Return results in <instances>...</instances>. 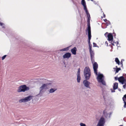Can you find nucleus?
<instances>
[{
    "label": "nucleus",
    "mask_w": 126,
    "mask_h": 126,
    "mask_svg": "<svg viewBox=\"0 0 126 126\" xmlns=\"http://www.w3.org/2000/svg\"><path fill=\"white\" fill-rule=\"evenodd\" d=\"M84 77L87 80H89L91 76V72L89 68L88 67H86L84 69Z\"/></svg>",
    "instance_id": "1"
},
{
    "label": "nucleus",
    "mask_w": 126,
    "mask_h": 126,
    "mask_svg": "<svg viewBox=\"0 0 126 126\" xmlns=\"http://www.w3.org/2000/svg\"><path fill=\"white\" fill-rule=\"evenodd\" d=\"M85 10V11L87 15V22L88 27L87 29L86 32L87 31L88 32V35H90L91 34V31L90 24V15L89 13L88 12L87 9Z\"/></svg>",
    "instance_id": "2"
},
{
    "label": "nucleus",
    "mask_w": 126,
    "mask_h": 126,
    "mask_svg": "<svg viewBox=\"0 0 126 126\" xmlns=\"http://www.w3.org/2000/svg\"><path fill=\"white\" fill-rule=\"evenodd\" d=\"M51 84L50 83L46 84H43L39 88V94H42L45 91V90L48 89V86Z\"/></svg>",
    "instance_id": "3"
},
{
    "label": "nucleus",
    "mask_w": 126,
    "mask_h": 126,
    "mask_svg": "<svg viewBox=\"0 0 126 126\" xmlns=\"http://www.w3.org/2000/svg\"><path fill=\"white\" fill-rule=\"evenodd\" d=\"M88 43L89 44V51L90 54L91 60H92L94 57V52L92 49V46H91L90 40L91 38V34L88 35Z\"/></svg>",
    "instance_id": "4"
},
{
    "label": "nucleus",
    "mask_w": 126,
    "mask_h": 126,
    "mask_svg": "<svg viewBox=\"0 0 126 126\" xmlns=\"http://www.w3.org/2000/svg\"><path fill=\"white\" fill-rule=\"evenodd\" d=\"M29 89V88L27 87L26 85H22L19 87L17 90L18 92H24Z\"/></svg>",
    "instance_id": "5"
},
{
    "label": "nucleus",
    "mask_w": 126,
    "mask_h": 126,
    "mask_svg": "<svg viewBox=\"0 0 126 126\" xmlns=\"http://www.w3.org/2000/svg\"><path fill=\"white\" fill-rule=\"evenodd\" d=\"M103 76L102 74L99 73L97 78L98 82L101 83L103 85H105L106 83L103 79Z\"/></svg>",
    "instance_id": "6"
},
{
    "label": "nucleus",
    "mask_w": 126,
    "mask_h": 126,
    "mask_svg": "<svg viewBox=\"0 0 126 126\" xmlns=\"http://www.w3.org/2000/svg\"><path fill=\"white\" fill-rule=\"evenodd\" d=\"M33 96L32 95L29 96L24 98L22 99L19 100L20 103L26 102L30 100L32 98Z\"/></svg>",
    "instance_id": "7"
},
{
    "label": "nucleus",
    "mask_w": 126,
    "mask_h": 126,
    "mask_svg": "<svg viewBox=\"0 0 126 126\" xmlns=\"http://www.w3.org/2000/svg\"><path fill=\"white\" fill-rule=\"evenodd\" d=\"M108 40L111 43V44L113 46H114V43H112V41L113 40V37L112 33H110L107 35Z\"/></svg>",
    "instance_id": "8"
},
{
    "label": "nucleus",
    "mask_w": 126,
    "mask_h": 126,
    "mask_svg": "<svg viewBox=\"0 0 126 126\" xmlns=\"http://www.w3.org/2000/svg\"><path fill=\"white\" fill-rule=\"evenodd\" d=\"M105 122L104 118L101 117L98 122L97 126H104Z\"/></svg>",
    "instance_id": "9"
},
{
    "label": "nucleus",
    "mask_w": 126,
    "mask_h": 126,
    "mask_svg": "<svg viewBox=\"0 0 126 126\" xmlns=\"http://www.w3.org/2000/svg\"><path fill=\"white\" fill-rule=\"evenodd\" d=\"M86 79L83 80V84L84 86L86 88H90V85L91 84V83L87 80Z\"/></svg>",
    "instance_id": "10"
},
{
    "label": "nucleus",
    "mask_w": 126,
    "mask_h": 126,
    "mask_svg": "<svg viewBox=\"0 0 126 126\" xmlns=\"http://www.w3.org/2000/svg\"><path fill=\"white\" fill-rule=\"evenodd\" d=\"M98 64L96 63L95 62L93 64V67L94 73L96 75H97V69L98 68Z\"/></svg>",
    "instance_id": "11"
},
{
    "label": "nucleus",
    "mask_w": 126,
    "mask_h": 126,
    "mask_svg": "<svg viewBox=\"0 0 126 126\" xmlns=\"http://www.w3.org/2000/svg\"><path fill=\"white\" fill-rule=\"evenodd\" d=\"M71 56V54L69 52L65 54L63 56V57L64 59H68Z\"/></svg>",
    "instance_id": "12"
},
{
    "label": "nucleus",
    "mask_w": 126,
    "mask_h": 126,
    "mask_svg": "<svg viewBox=\"0 0 126 126\" xmlns=\"http://www.w3.org/2000/svg\"><path fill=\"white\" fill-rule=\"evenodd\" d=\"M118 79L119 81L123 84H124L125 81V79L123 76L120 77Z\"/></svg>",
    "instance_id": "13"
},
{
    "label": "nucleus",
    "mask_w": 126,
    "mask_h": 126,
    "mask_svg": "<svg viewBox=\"0 0 126 126\" xmlns=\"http://www.w3.org/2000/svg\"><path fill=\"white\" fill-rule=\"evenodd\" d=\"M112 112H110L109 113L107 112L106 110H105L104 112V115L106 117H110V115L112 114Z\"/></svg>",
    "instance_id": "14"
},
{
    "label": "nucleus",
    "mask_w": 126,
    "mask_h": 126,
    "mask_svg": "<svg viewBox=\"0 0 126 126\" xmlns=\"http://www.w3.org/2000/svg\"><path fill=\"white\" fill-rule=\"evenodd\" d=\"M77 51V49L75 47H74L71 50V51L72 54L74 55H75L76 54Z\"/></svg>",
    "instance_id": "15"
},
{
    "label": "nucleus",
    "mask_w": 126,
    "mask_h": 126,
    "mask_svg": "<svg viewBox=\"0 0 126 126\" xmlns=\"http://www.w3.org/2000/svg\"><path fill=\"white\" fill-rule=\"evenodd\" d=\"M81 4L83 5L84 7V10L87 9L86 4V2L84 0H82L81 1Z\"/></svg>",
    "instance_id": "16"
},
{
    "label": "nucleus",
    "mask_w": 126,
    "mask_h": 126,
    "mask_svg": "<svg viewBox=\"0 0 126 126\" xmlns=\"http://www.w3.org/2000/svg\"><path fill=\"white\" fill-rule=\"evenodd\" d=\"M57 90V89L54 88H51L48 90V91L50 93H54Z\"/></svg>",
    "instance_id": "17"
},
{
    "label": "nucleus",
    "mask_w": 126,
    "mask_h": 126,
    "mask_svg": "<svg viewBox=\"0 0 126 126\" xmlns=\"http://www.w3.org/2000/svg\"><path fill=\"white\" fill-rule=\"evenodd\" d=\"M118 84L117 83H114L113 86V89L115 90L116 89L118 88Z\"/></svg>",
    "instance_id": "18"
},
{
    "label": "nucleus",
    "mask_w": 126,
    "mask_h": 126,
    "mask_svg": "<svg viewBox=\"0 0 126 126\" xmlns=\"http://www.w3.org/2000/svg\"><path fill=\"white\" fill-rule=\"evenodd\" d=\"M80 75H77V81L79 83L80 82Z\"/></svg>",
    "instance_id": "19"
},
{
    "label": "nucleus",
    "mask_w": 126,
    "mask_h": 126,
    "mask_svg": "<svg viewBox=\"0 0 126 126\" xmlns=\"http://www.w3.org/2000/svg\"><path fill=\"white\" fill-rule=\"evenodd\" d=\"M68 47H67L66 48H64L60 50V51H65L67 50L68 49Z\"/></svg>",
    "instance_id": "20"
},
{
    "label": "nucleus",
    "mask_w": 126,
    "mask_h": 126,
    "mask_svg": "<svg viewBox=\"0 0 126 126\" xmlns=\"http://www.w3.org/2000/svg\"><path fill=\"white\" fill-rule=\"evenodd\" d=\"M104 21L106 22V26H108L109 24H110V23L109 21H108L106 19L104 20Z\"/></svg>",
    "instance_id": "21"
},
{
    "label": "nucleus",
    "mask_w": 126,
    "mask_h": 126,
    "mask_svg": "<svg viewBox=\"0 0 126 126\" xmlns=\"http://www.w3.org/2000/svg\"><path fill=\"white\" fill-rule=\"evenodd\" d=\"M115 61L119 65L120 64V62L119 60V59L118 58H116L115 59Z\"/></svg>",
    "instance_id": "22"
},
{
    "label": "nucleus",
    "mask_w": 126,
    "mask_h": 126,
    "mask_svg": "<svg viewBox=\"0 0 126 126\" xmlns=\"http://www.w3.org/2000/svg\"><path fill=\"white\" fill-rule=\"evenodd\" d=\"M123 99L124 103L125 102V101L126 100V94L123 97Z\"/></svg>",
    "instance_id": "23"
},
{
    "label": "nucleus",
    "mask_w": 126,
    "mask_h": 126,
    "mask_svg": "<svg viewBox=\"0 0 126 126\" xmlns=\"http://www.w3.org/2000/svg\"><path fill=\"white\" fill-rule=\"evenodd\" d=\"M116 67L117 68L116 70V72L115 73H118V71L121 70V69L120 68H117V66H116Z\"/></svg>",
    "instance_id": "24"
},
{
    "label": "nucleus",
    "mask_w": 126,
    "mask_h": 126,
    "mask_svg": "<svg viewBox=\"0 0 126 126\" xmlns=\"http://www.w3.org/2000/svg\"><path fill=\"white\" fill-rule=\"evenodd\" d=\"M79 125L80 126H86V125L85 124L82 123H80L79 124Z\"/></svg>",
    "instance_id": "25"
},
{
    "label": "nucleus",
    "mask_w": 126,
    "mask_h": 126,
    "mask_svg": "<svg viewBox=\"0 0 126 126\" xmlns=\"http://www.w3.org/2000/svg\"><path fill=\"white\" fill-rule=\"evenodd\" d=\"M112 43H114V45H116V46H117V45L118 44V41H117L116 42H114L113 41V40L112 41Z\"/></svg>",
    "instance_id": "26"
},
{
    "label": "nucleus",
    "mask_w": 126,
    "mask_h": 126,
    "mask_svg": "<svg viewBox=\"0 0 126 126\" xmlns=\"http://www.w3.org/2000/svg\"><path fill=\"white\" fill-rule=\"evenodd\" d=\"M7 56V55H4L3 56L2 58V60H4L6 58V57Z\"/></svg>",
    "instance_id": "27"
},
{
    "label": "nucleus",
    "mask_w": 126,
    "mask_h": 126,
    "mask_svg": "<svg viewBox=\"0 0 126 126\" xmlns=\"http://www.w3.org/2000/svg\"><path fill=\"white\" fill-rule=\"evenodd\" d=\"M77 75H80V69L79 68L78 69V73H77Z\"/></svg>",
    "instance_id": "28"
},
{
    "label": "nucleus",
    "mask_w": 126,
    "mask_h": 126,
    "mask_svg": "<svg viewBox=\"0 0 126 126\" xmlns=\"http://www.w3.org/2000/svg\"><path fill=\"white\" fill-rule=\"evenodd\" d=\"M93 47H96V43H93Z\"/></svg>",
    "instance_id": "29"
},
{
    "label": "nucleus",
    "mask_w": 126,
    "mask_h": 126,
    "mask_svg": "<svg viewBox=\"0 0 126 126\" xmlns=\"http://www.w3.org/2000/svg\"><path fill=\"white\" fill-rule=\"evenodd\" d=\"M124 105V107L125 108H126V102H125Z\"/></svg>",
    "instance_id": "30"
},
{
    "label": "nucleus",
    "mask_w": 126,
    "mask_h": 126,
    "mask_svg": "<svg viewBox=\"0 0 126 126\" xmlns=\"http://www.w3.org/2000/svg\"><path fill=\"white\" fill-rule=\"evenodd\" d=\"M123 87L125 89L126 87V83H125L123 86Z\"/></svg>",
    "instance_id": "31"
},
{
    "label": "nucleus",
    "mask_w": 126,
    "mask_h": 126,
    "mask_svg": "<svg viewBox=\"0 0 126 126\" xmlns=\"http://www.w3.org/2000/svg\"><path fill=\"white\" fill-rule=\"evenodd\" d=\"M3 25V24L0 22V25L2 26Z\"/></svg>",
    "instance_id": "32"
},
{
    "label": "nucleus",
    "mask_w": 126,
    "mask_h": 126,
    "mask_svg": "<svg viewBox=\"0 0 126 126\" xmlns=\"http://www.w3.org/2000/svg\"><path fill=\"white\" fill-rule=\"evenodd\" d=\"M108 33V32H106L105 33V35L106 36V35H107V34Z\"/></svg>",
    "instance_id": "33"
},
{
    "label": "nucleus",
    "mask_w": 126,
    "mask_h": 126,
    "mask_svg": "<svg viewBox=\"0 0 126 126\" xmlns=\"http://www.w3.org/2000/svg\"><path fill=\"white\" fill-rule=\"evenodd\" d=\"M124 61V60H121V64H122V65H123V64H122V61Z\"/></svg>",
    "instance_id": "34"
},
{
    "label": "nucleus",
    "mask_w": 126,
    "mask_h": 126,
    "mask_svg": "<svg viewBox=\"0 0 126 126\" xmlns=\"http://www.w3.org/2000/svg\"><path fill=\"white\" fill-rule=\"evenodd\" d=\"M105 43H106V44H107V46L108 45V43L107 42V41Z\"/></svg>",
    "instance_id": "35"
},
{
    "label": "nucleus",
    "mask_w": 126,
    "mask_h": 126,
    "mask_svg": "<svg viewBox=\"0 0 126 126\" xmlns=\"http://www.w3.org/2000/svg\"><path fill=\"white\" fill-rule=\"evenodd\" d=\"M115 92V91L114 90V91H112V90H111V92Z\"/></svg>",
    "instance_id": "36"
},
{
    "label": "nucleus",
    "mask_w": 126,
    "mask_h": 126,
    "mask_svg": "<svg viewBox=\"0 0 126 126\" xmlns=\"http://www.w3.org/2000/svg\"><path fill=\"white\" fill-rule=\"evenodd\" d=\"M115 80H117V78H116V77H115Z\"/></svg>",
    "instance_id": "37"
},
{
    "label": "nucleus",
    "mask_w": 126,
    "mask_h": 126,
    "mask_svg": "<svg viewBox=\"0 0 126 126\" xmlns=\"http://www.w3.org/2000/svg\"><path fill=\"white\" fill-rule=\"evenodd\" d=\"M104 17H105V15L104 14Z\"/></svg>",
    "instance_id": "38"
},
{
    "label": "nucleus",
    "mask_w": 126,
    "mask_h": 126,
    "mask_svg": "<svg viewBox=\"0 0 126 126\" xmlns=\"http://www.w3.org/2000/svg\"><path fill=\"white\" fill-rule=\"evenodd\" d=\"M119 90L120 91H121V90H120V89H119Z\"/></svg>",
    "instance_id": "39"
},
{
    "label": "nucleus",
    "mask_w": 126,
    "mask_h": 126,
    "mask_svg": "<svg viewBox=\"0 0 126 126\" xmlns=\"http://www.w3.org/2000/svg\"><path fill=\"white\" fill-rule=\"evenodd\" d=\"M119 126H123L122 125H121Z\"/></svg>",
    "instance_id": "40"
},
{
    "label": "nucleus",
    "mask_w": 126,
    "mask_h": 126,
    "mask_svg": "<svg viewBox=\"0 0 126 126\" xmlns=\"http://www.w3.org/2000/svg\"><path fill=\"white\" fill-rule=\"evenodd\" d=\"M3 28H4V26H3Z\"/></svg>",
    "instance_id": "41"
}]
</instances>
